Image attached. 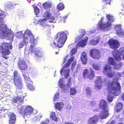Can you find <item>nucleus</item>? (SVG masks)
Returning <instances> with one entry per match:
<instances>
[{"mask_svg":"<svg viewBox=\"0 0 124 124\" xmlns=\"http://www.w3.org/2000/svg\"><path fill=\"white\" fill-rule=\"evenodd\" d=\"M122 108H120L119 107L117 108V107H116L115 108V109L116 112H119L122 110Z\"/></svg>","mask_w":124,"mask_h":124,"instance_id":"45","label":"nucleus"},{"mask_svg":"<svg viewBox=\"0 0 124 124\" xmlns=\"http://www.w3.org/2000/svg\"><path fill=\"white\" fill-rule=\"evenodd\" d=\"M76 64V62L75 61H74L72 65L71 66V70H73V68L74 67Z\"/></svg>","mask_w":124,"mask_h":124,"instance_id":"47","label":"nucleus"},{"mask_svg":"<svg viewBox=\"0 0 124 124\" xmlns=\"http://www.w3.org/2000/svg\"><path fill=\"white\" fill-rule=\"evenodd\" d=\"M56 54H57L58 53H57V52H56Z\"/></svg>","mask_w":124,"mask_h":124,"instance_id":"64","label":"nucleus"},{"mask_svg":"<svg viewBox=\"0 0 124 124\" xmlns=\"http://www.w3.org/2000/svg\"><path fill=\"white\" fill-rule=\"evenodd\" d=\"M113 98V96L112 95H108L107 97V99L108 101L109 102H111Z\"/></svg>","mask_w":124,"mask_h":124,"instance_id":"40","label":"nucleus"},{"mask_svg":"<svg viewBox=\"0 0 124 124\" xmlns=\"http://www.w3.org/2000/svg\"><path fill=\"white\" fill-rule=\"evenodd\" d=\"M46 122H48L49 121V119L48 118H46Z\"/></svg>","mask_w":124,"mask_h":124,"instance_id":"57","label":"nucleus"},{"mask_svg":"<svg viewBox=\"0 0 124 124\" xmlns=\"http://www.w3.org/2000/svg\"><path fill=\"white\" fill-rule=\"evenodd\" d=\"M95 89L97 90H100L102 87V81L101 78L100 77H97L96 80L95 81Z\"/></svg>","mask_w":124,"mask_h":124,"instance_id":"17","label":"nucleus"},{"mask_svg":"<svg viewBox=\"0 0 124 124\" xmlns=\"http://www.w3.org/2000/svg\"><path fill=\"white\" fill-rule=\"evenodd\" d=\"M87 59L86 54L85 52H83L81 56V59L83 64H85L86 63Z\"/></svg>","mask_w":124,"mask_h":124,"instance_id":"28","label":"nucleus"},{"mask_svg":"<svg viewBox=\"0 0 124 124\" xmlns=\"http://www.w3.org/2000/svg\"><path fill=\"white\" fill-rule=\"evenodd\" d=\"M42 117V116L41 115H39V116H37L36 117L37 119L39 120Z\"/></svg>","mask_w":124,"mask_h":124,"instance_id":"49","label":"nucleus"},{"mask_svg":"<svg viewBox=\"0 0 124 124\" xmlns=\"http://www.w3.org/2000/svg\"><path fill=\"white\" fill-rule=\"evenodd\" d=\"M30 72L31 75L34 76L36 74L37 71L35 69L31 68L30 70Z\"/></svg>","mask_w":124,"mask_h":124,"instance_id":"35","label":"nucleus"},{"mask_svg":"<svg viewBox=\"0 0 124 124\" xmlns=\"http://www.w3.org/2000/svg\"><path fill=\"white\" fill-rule=\"evenodd\" d=\"M86 93L88 95V96H90L91 95V91L90 88L88 86L85 89Z\"/></svg>","mask_w":124,"mask_h":124,"instance_id":"34","label":"nucleus"},{"mask_svg":"<svg viewBox=\"0 0 124 124\" xmlns=\"http://www.w3.org/2000/svg\"><path fill=\"white\" fill-rule=\"evenodd\" d=\"M65 124H73V123L71 122H68L67 123H65Z\"/></svg>","mask_w":124,"mask_h":124,"instance_id":"54","label":"nucleus"},{"mask_svg":"<svg viewBox=\"0 0 124 124\" xmlns=\"http://www.w3.org/2000/svg\"><path fill=\"white\" fill-rule=\"evenodd\" d=\"M63 79H61L59 82V85L64 92L66 93L69 91L70 87V86L71 82L70 80H69L68 82L67 85H63Z\"/></svg>","mask_w":124,"mask_h":124,"instance_id":"12","label":"nucleus"},{"mask_svg":"<svg viewBox=\"0 0 124 124\" xmlns=\"http://www.w3.org/2000/svg\"><path fill=\"white\" fill-rule=\"evenodd\" d=\"M100 38V36H98L97 37L94 38L90 41V44L93 46L96 45L99 42Z\"/></svg>","mask_w":124,"mask_h":124,"instance_id":"26","label":"nucleus"},{"mask_svg":"<svg viewBox=\"0 0 124 124\" xmlns=\"http://www.w3.org/2000/svg\"><path fill=\"white\" fill-rule=\"evenodd\" d=\"M28 74H26L25 73H23V75L24 78L25 79L26 81H27V82H28L30 81V79L29 77L27 76Z\"/></svg>","mask_w":124,"mask_h":124,"instance_id":"39","label":"nucleus"},{"mask_svg":"<svg viewBox=\"0 0 124 124\" xmlns=\"http://www.w3.org/2000/svg\"><path fill=\"white\" fill-rule=\"evenodd\" d=\"M67 16H65L63 17L64 20H63V21L64 22H65V21L64 20H65L67 17Z\"/></svg>","mask_w":124,"mask_h":124,"instance_id":"55","label":"nucleus"},{"mask_svg":"<svg viewBox=\"0 0 124 124\" xmlns=\"http://www.w3.org/2000/svg\"><path fill=\"white\" fill-rule=\"evenodd\" d=\"M67 31L60 32L57 34V37L54 40L53 45L59 47H61L63 46L67 38V35L68 34Z\"/></svg>","mask_w":124,"mask_h":124,"instance_id":"4","label":"nucleus"},{"mask_svg":"<svg viewBox=\"0 0 124 124\" xmlns=\"http://www.w3.org/2000/svg\"><path fill=\"white\" fill-rule=\"evenodd\" d=\"M52 119L54 120L55 121H57V119L56 117L55 116L51 118Z\"/></svg>","mask_w":124,"mask_h":124,"instance_id":"48","label":"nucleus"},{"mask_svg":"<svg viewBox=\"0 0 124 124\" xmlns=\"http://www.w3.org/2000/svg\"><path fill=\"white\" fill-rule=\"evenodd\" d=\"M27 30H28V29H27L24 32V33L23 34V32L22 31H20L18 32L17 34V37L18 38H21L22 37H23L24 36V35L25 33V32Z\"/></svg>","mask_w":124,"mask_h":124,"instance_id":"32","label":"nucleus"},{"mask_svg":"<svg viewBox=\"0 0 124 124\" xmlns=\"http://www.w3.org/2000/svg\"><path fill=\"white\" fill-rule=\"evenodd\" d=\"M90 72L88 73V70L87 69H85L83 71V77L85 78H88L91 80L94 78V71L91 68L90 69Z\"/></svg>","mask_w":124,"mask_h":124,"instance_id":"13","label":"nucleus"},{"mask_svg":"<svg viewBox=\"0 0 124 124\" xmlns=\"http://www.w3.org/2000/svg\"><path fill=\"white\" fill-rule=\"evenodd\" d=\"M14 34L10 29H8L5 24L0 23V37L10 40H13ZM12 45L9 43H0V51L3 57L6 59L8 58V55L10 54L9 49H12Z\"/></svg>","mask_w":124,"mask_h":124,"instance_id":"1","label":"nucleus"},{"mask_svg":"<svg viewBox=\"0 0 124 124\" xmlns=\"http://www.w3.org/2000/svg\"><path fill=\"white\" fill-rule=\"evenodd\" d=\"M39 9L36 6L34 8L35 13L36 15H38L39 13Z\"/></svg>","mask_w":124,"mask_h":124,"instance_id":"41","label":"nucleus"},{"mask_svg":"<svg viewBox=\"0 0 124 124\" xmlns=\"http://www.w3.org/2000/svg\"><path fill=\"white\" fill-rule=\"evenodd\" d=\"M123 114H124V111H123Z\"/></svg>","mask_w":124,"mask_h":124,"instance_id":"63","label":"nucleus"},{"mask_svg":"<svg viewBox=\"0 0 124 124\" xmlns=\"http://www.w3.org/2000/svg\"><path fill=\"white\" fill-rule=\"evenodd\" d=\"M70 70L69 69H66L64 70V75L65 76V78H67L69 76V73Z\"/></svg>","mask_w":124,"mask_h":124,"instance_id":"33","label":"nucleus"},{"mask_svg":"<svg viewBox=\"0 0 124 124\" xmlns=\"http://www.w3.org/2000/svg\"><path fill=\"white\" fill-rule=\"evenodd\" d=\"M23 37V40L21 41L19 45L20 48H22L24 45L27 44L28 41L31 43L29 49V52L31 53L33 52L35 50V46H36L37 43L31 31L29 30H27L25 32Z\"/></svg>","mask_w":124,"mask_h":124,"instance_id":"2","label":"nucleus"},{"mask_svg":"<svg viewBox=\"0 0 124 124\" xmlns=\"http://www.w3.org/2000/svg\"><path fill=\"white\" fill-rule=\"evenodd\" d=\"M26 83L27 86L30 90L33 91L35 87L32 85L31 81L30 80L28 82H26Z\"/></svg>","mask_w":124,"mask_h":124,"instance_id":"29","label":"nucleus"},{"mask_svg":"<svg viewBox=\"0 0 124 124\" xmlns=\"http://www.w3.org/2000/svg\"><path fill=\"white\" fill-rule=\"evenodd\" d=\"M18 92V91H17V90H16V93L17 94H18V92Z\"/></svg>","mask_w":124,"mask_h":124,"instance_id":"61","label":"nucleus"},{"mask_svg":"<svg viewBox=\"0 0 124 124\" xmlns=\"http://www.w3.org/2000/svg\"><path fill=\"white\" fill-rule=\"evenodd\" d=\"M122 98L123 100H124V93L123 95Z\"/></svg>","mask_w":124,"mask_h":124,"instance_id":"59","label":"nucleus"},{"mask_svg":"<svg viewBox=\"0 0 124 124\" xmlns=\"http://www.w3.org/2000/svg\"><path fill=\"white\" fill-rule=\"evenodd\" d=\"M19 95L20 96H17V97H15L13 98L12 101L16 103L18 101L21 102V103H22L24 96H21L20 94Z\"/></svg>","mask_w":124,"mask_h":124,"instance_id":"27","label":"nucleus"},{"mask_svg":"<svg viewBox=\"0 0 124 124\" xmlns=\"http://www.w3.org/2000/svg\"><path fill=\"white\" fill-rule=\"evenodd\" d=\"M98 116L95 115L92 117L90 118L88 120V124H95L97 123L98 120Z\"/></svg>","mask_w":124,"mask_h":124,"instance_id":"21","label":"nucleus"},{"mask_svg":"<svg viewBox=\"0 0 124 124\" xmlns=\"http://www.w3.org/2000/svg\"><path fill=\"white\" fill-rule=\"evenodd\" d=\"M8 7L9 9H10L14 8V6L11 3H10L8 5Z\"/></svg>","mask_w":124,"mask_h":124,"instance_id":"46","label":"nucleus"},{"mask_svg":"<svg viewBox=\"0 0 124 124\" xmlns=\"http://www.w3.org/2000/svg\"><path fill=\"white\" fill-rule=\"evenodd\" d=\"M104 81L108 88L110 90L109 92L110 94H114L115 96L119 95L121 88L120 84L117 80H114L110 82L109 79L105 78Z\"/></svg>","mask_w":124,"mask_h":124,"instance_id":"3","label":"nucleus"},{"mask_svg":"<svg viewBox=\"0 0 124 124\" xmlns=\"http://www.w3.org/2000/svg\"><path fill=\"white\" fill-rule=\"evenodd\" d=\"M91 56L93 59L98 60L100 58V53L99 51L96 49H92L90 52Z\"/></svg>","mask_w":124,"mask_h":124,"instance_id":"15","label":"nucleus"},{"mask_svg":"<svg viewBox=\"0 0 124 124\" xmlns=\"http://www.w3.org/2000/svg\"><path fill=\"white\" fill-rule=\"evenodd\" d=\"M40 124H48L47 123H46L45 122H41V123Z\"/></svg>","mask_w":124,"mask_h":124,"instance_id":"53","label":"nucleus"},{"mask_svg":"<svg viewBox=\"0 0 124 124\" xmlns=\"http://www.w3.org/2000/svg\"><path fill=\"white\" fill-rule=\"evenodd\" d=\"M33 108L30 106H27L25 108L24 106H18V111L19 114L24 116L31 115L33 111Z\"/></svg>","mask_w":124,"mask_h":124,"instance_id":"9","label":"nucleus"},{"mask_svg":"<svg viewBox=\"0 0 124 124\" xmlns=\"http://www.w3.org/2000/svg\"><path fill=\"white\" fill-rule=\"evenodd\" d=\"M63 105L64 104L62 102L57 103L55 104V108L59 110L62 108Z\"/></svg>","mask_w":124,"mask_h":124,"instance_id":"30","label":"nucleus"},{"mask_svg":"<svg viewBox=\"0 0 124 124\" xmlns=\"http://www.w3.org/2000/svg\"><path fill=\"white\" fill-rule=\"evenodd\" d=\"M93 103H94V102H93L90 101V106H93Z\"/></svg>","mask_w":124,"mask_h":124,"instance_id":"52","label":"nucleus"},{"mask_svg":"<svg viewBox=\"0 0 124 124\" xmlns=\"http://www.w3.org/2000/svg\"><path fill=\"white\" fill-rule=\"evenodd\" d=\"M116 107H117V108L119 107L120 108H122L123 105L120 102H119L118 103Z\"/></svg>","mask_w":124,"mask_h":124,"instance_id":"44","label":"nucleus"},{"mask_svg":"<svg viewBox=\"0 0 124 124\" xmlns=\"http://www.w3.org/2000/svg\"><path fill=\"white\" fill-rule=\"evenodd\" d=\"M112 0H102V1L104 2L107 4H110V2Z\"/></svg>","mask_w":124,"mask_h":124,"instance_id":"43","label":"nucleus"},{"mask_svg":"<svg viewBox=\"0 0 124 124\" xmlns=\"http://www.w3.org/2000/svg\"><path fill=\"white\" fill-rule=\"evenodd\" d=\"M67 58V56H66L64 58V59L63 61V63H64L66 61Z\"/></svg>","mask_w":124,"mask_h":124,"instance_id":"51","label":"nucleus"},{"mask_svg":"<svg viewBox=\"0 0 124 124\" xmlns=\"http://www.w3.org/2000/svg\"><path fill=\"white\" fill-rule=\"evenodd\" d=\"M107 18L108 21L106 22H104V18L101 17L100 21L99 22L98 29L99 30H101L104 31L108 30L110 29V27L111 25V23L108 22H114V20L113 16L109 15L106 16Z\"/></svg>","mask_w":124,"mask_h":124,"instance_id":"5","label":"nucleus"},{"mask_svg":"<svg viewBox=\"0 0 124 124\" xmlns=\"http://www.w3.org/2000/svg\"><path fill=\"white\" fill-rule=\"evenodd\" d=\"M117 124H124L123 123H121L119 122Z\"/></svg>","mask_w":124,"mask_h":124,"instance_id":"60","label":"nucleus"},{"mask_svg":"<svg viewBox=\"0 0 124 124\" xmlns=\"http://www.w3.org/2000/svg\"><path fill=\"white\" fill-rule=\"evenodd\" d=\"M14 75L13 79L17 89L21 90L22 88V84L20 74L17 71L15 70L14 72Z\"/></svg>","mask_w":124,"mask_h":124,"instance_id":"10","label":"nucleus"},{"mask_svg":"<svg viewBox=\"0 0 124 124\" xmlns=\"http://www.w3.org/2000/svg\"><path fill=\"white\" fill-rule=\"evenodd\" d=\"M59 94L58 93H57L56 94H55L54 98V101H57L58 99H59Z\"/></svg>","mask_w":124,"mask_h":124,"instance_id":"42","label":"nucleus"},{"mask_svg":"<svg viewBox=\"0 0 124 124\" xmlns=\"http://www.w3.org/2000/svg\"><path fill=\"white\" fill-rule=\"evenodd\" d=\"M71 107L70 106H68V107H67V108H68V109H70L71 108Z\"/></svg>","mask_w":124,"mask_h":124,"instance_id":"56","label":"nucleus"},{"mask_svg":"<svg viewBox=\"0 0 124 124\" xmlns=\"http://www.w3.org/2000/svg\"><path fill=\"white\" fill-rule=\"evenodd\" d=\"M45 12L43 15L44 19L40 18L39 21L43 27L49 29V23L54 22V18L51 16V14L48 11Z\"/></svg>","mask_w":124,"mask_h":124,"instance_id":"6","label":"nucleus"},{"mask_svg":"<svg viewBox=\"0 0 124 124\" xmlns=\"http://www.w3.org/2000/svg\"><path fill=\"white\" fill-rule=\"evenodd\" d=\"M9 124H14L16 122V115L13 113H10L9 115Z\"/></svg>","mask_w":124,"mask_h":124,"instance_id":"20","label":"nucleus"},{"mask_svg":"<svg viewBox=\"0 0 124 124\" xmlns=\"http://www.w3.org/2000/svg\"><path fill=\"white\" fill-rule=\"evenodd\" d=\"M99 106L103 110L99 114V116L101 119L105 118L109 115L107 102L104 100H101L100 102Z\"/></svg>","mask_w":124,"mask_h":124,"instance_id":"8","label":"nucleus"},{"mask_svg":"<svg viewBox=\"0 0 124 124\" xmlns=\"http://www.w3.org/2000/svg\"><path fill=\"white\" fill-rule=\"evenodd\" d=\"M43 7L46 11H49L51 8L52 4L51 2L47 1L43 4Z\"/></svg>","mask_w":124,"mask_h":124,"instance_id":"24","label":"nucleus"},{"mask_svg":"<svg viewBox=\"0 0 124 124\" xmlns=\"http://www.w3.org/2000/svg\"><path fill=\"white\" fill-rule=\"evenodd\" d=\"M122 14L124 15V13L123 12H122Z\"/></svg>","mask_w":124,"mask_h":124,"instance_id":"62","label":"nucleus"},{"mask_svg":"<svg viewBox=\"0 0 124 124\" xmlns=\"http://www.w3.org/2000/svg\"><path fill=\"white\" fill-rule=\"evenodd\" d=\"M64 4L62 3H59L57 7V8L59 11L62 10L64 8Z\"/></svg>","mask_w":124,"mask_h":124,"instance_id":"31","label":"nucleus"},{"mask_svg":"<svg viewBox=\"0 0 124 124\" xmlns=\"http://www.w3.org/2000/svg\"><path fill=\"white\" fill-rule=\"evenodd\" d=\"M74 59V56H72L69 59L67 62L66 63L64 66V67L62 68L61 69L60 71V73L61 75H62V72L63 71L64 68H66L69 66L70 65V64L73 61Z\"/></svg>","mask_w":124,"mask_h":124,"instance_id":"22","label":"nucleus"},{"mask_svg":"<svg viewBox=\"0 0 124 124\" xmlns=\"http://www.w3.org/2000/svg\"><path fill=\"white\" fill-rule=\"evenodd\" d=\"M108 62L111 65L115 66L114 67L115 69H118L121 66V65L119 64H117L115 62L113 59L112 57H110L108 60Z\"/></svg>","mask_w":124,"mask_h":124,"instance_id":"23","label":"nucleus"},{"mask_svg":"<svg viewBox=\"0 0 124 124\" xmlns=\"http://www.w3.org/2000/svg\"><path fill=\"white\" fill-rule=\"evenodd\" d=\"M93 67L96 70H98L100 69V68L99 65L95 63H93Z\"/></svg>","mask_w":124,"mask_h":124,"instance_id":"36","label":"nucleus"},{"mask_svg":"<svg viewBox=\"0 0 124 124\" xmlns=\"http://www.w3.org/2000/svg\"><path fill=\"white\" fill-rule=\"evenodd\" d=\"M111 69V67L109 64H106L104 68L103 72L105 74H107L108 77H112L114 73L112 71Z\"/></svg>","mask_w":124,"mask_h":124,"instance_id":"14","label":"nucleus"},{"mask_svg":"<svg viewBox=\"0 0 124 124\" xmlns=\"http://www.w3.org/2000/svg\"><path fill=\"white\" fill-rule=\"evenodd\" d=\"M113 56L115 59L117 61H120L121 58L120 55L122 56L123 59L124 60V47L120 48L119 50L116 51L114 54L113 53Z\"/></svg>","mask_w":124,"mask_h":124,"instance_id":"11","label":"nucleus"},{"mask_svg":"<svg viewBox=\"0 0 124 124\" xmlns=\"http://www.w3.org/2000/svg\"><path fill=\"white\" fill-rule=\"evenodd\" d=\"M95 31V30H93V31H92V32H91V31H90V32L91 33H92L94 32Z\"/></svg>","mask_w":124,"mask_h":124,"instance_id":"58","label":"nucleus"},{"mask_svg":"<svg viewBox=\"0 0 124 124\" xmlns=\"http://www.w3.org/2000/svg\"><path fill=\"white\" fill-rule=\"evenodd\" d=\"M108 43L110 47L113 49L117 48L119 47V43L117 40L113 39H110Z\"/></svg>","mask_w":124,"mask_h":124,"instance_id":"16","label":"nucleus"},{"mask_svg":"<svg viewBox=\"0 0 124 124\" xmlns=\"http://www.w3.org/2000/svg\"><path fill=\"white\" fill-rule=\"evenodd\" d=\"M55 116V113L54 112H52L51 114V115L50 116L51 118H52L53 116Z\"/></svg>","mask_w":124,"mask_h":124,"instance_id":"50","label":"nucleus"},{"mask_svg":"<svg viewBox=\"0 0 124 124\" xmlns=\"http://www.w3.org/2000/svg\"><path fill=\"white\" fill-rule=\"evenodd\" d=\"M35 50L33 52H34V54L36 56H37L38 58H40L43 55L42 52L39 48H35Z\"/></svg>","mask_w":124,"mask_h":124,"instance_id":"25","label":"nucleus"},{"mask_svg":"<svg viewBox=\"0 0 124 124\" xmlns=\"http://www.w3.org/2000/svg\"><path fill=\"white\" fill-rule=\"evenodd\" d=\"M79 36L76 38L75 42H79L76 45L77 47L80 46L83 47L85 46L87 43L88 38L87 36L85 37L83 39L80 41V39L82 38L84 36L86 33L85 31L83 29H80L79 30Z\"/></svg>","mask_w":124,"mask_h":124,"instance_id":"7","label":"nucleus"},{"mask_svg":"<svg viewBox=\"0 0 124 124\" xmlns=\"http://www.w3.org/2000/svg\"><path fill=\"white\" fill-rule=\"evenodd\" d=\"M18 66L22 70H25L27 68V64L24 60L22 58L19 59L18 61Z\"/></svg>","mask_w":124,"mask_h":124,"instance_id":"18","label":"nucleus"},{"mask_svg":"<svg viewBox=\"0 0 124 124\" xmlns=\"http://www.w3.org/2000/svg\"><path fill=\"white\" fill-rule=\"evenodd\" d=\"M115 30L117 34L122 38L124 37V33L121 28L120 25H117L116 27Z\"/></svg>","mask_w":124,"mask_h":124,"instance_id":"19","label":"nucleus"},{"mask_svg":"<svg viewBox=\"0 0 124 124\" xmlns=\"http://www.w3.org/2000/svg\"><path fill=\"white\" fill-rule=\"evenodd\" d=\"M77 51V48L76 47L74 48H72L70 51V54L71 56H72L75 54Z\"/></svg>","mask_w":124,"mask_h":124,"instance_id":"38","label":"nucleus"},{"mask_svg":"<svg viewBox=\"0 0 124 124\" xmlns=\"http://www.w3.org/2000/svg\"><path fill=\"white\" fill-rule=\"evenodd\" d=\"M77 91L75 88H70V93L71 95H74L76 93Z\"/></svg>","mask_w":124,"mask_h":124,"instance_id":"37","label":"nucleus"}]
</instances>
